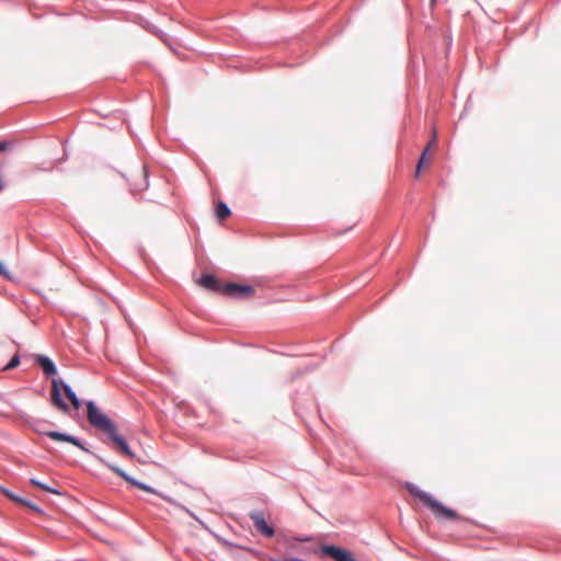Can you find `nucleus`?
<instances>
[{"label": "nucleus", "instance_id": "nucleus-9", "mask_svg": "<svg viewBox=\"0 0 561 561\" xmlns=\"http://www.w3.org/2000/svg\"><path fill=\"white\" fill-rule=\"evenodd\" d=\"M198 284L203 286L206 289L222 293L224 284L219 282L218 278H216L214 275H203L201 279L198 280Z\"/></svg>", "mask_w": 561, "mask_h": 561}, {"label": "nucleus", "instance_id": "nucleus-7", "mask_svg": "<svg viewBox=\"0 0 561 561\" xmlns=\"http://www.w3.org/2000/svg\"><path fill=\"white\" fill-rule=\"evenodd\" d=\"M250 518L253 522L255 529L265 537H273L275 535V530L272 526H270L264 517V514L260 511H254L250 513Z\"/></svg>", "mask_w": 561, "mask_h": 561}, {"label": "nucleus", "instance_id": "nucleus-19", "mask_svg": "<svg viewBox=\"0 0 561 561\" xmlns=\"http://www.w3.org/2000/svg\"><path fill=\"white\" fill-rule=\"evenodd\" d=\"M436 141H437V134H436V129L433 130V137L432 139L428 141L427 146L425 148H428V151H432L435 146H436Z\"/></svg>", "mask_w": 561, "mask_h": 561}, {"label": "nucleus", "instance_id": "nucleus-3", "mask_svg": "<svg viewBox=\"0 0 561 561\" xmlns=\"http://www.w3.org/2000/svg\"><path fill=\"white\" fill-rule=\"evenodd\" d=\"M61 391H64L65 396L71 402L72 407L76 410L81 408V401L78 399L72 389L62 380L53 379L51 381V403L64 413H69V405L62 400Z\"/></svg>", "mask_w": 561, "mask_h": 561}, {"label": "nucleus", "instance_id": "nucleus-10", "mask_svg": "<svg viewBox=\"0 0 561 561\" xmlns=\"http://www.w3.org/2000/svg\"><path fill=\"white\" fill-rule=\"evenodd\" d=\"M133 191H144L148 187V181H147V170L144 167L139 172L136 174V180L131 184Z\"/></svg>", "mask_w": 561, "mask_h": 561}, {"label": "nucleus", "instance_id": "nucleus-12", "mask_svg": "<svg viewBox=\"0 0 561 561\" xmlns=\"http://www.w3.org/2000/svg\"><path fill=\"white\" fill-rule=\"evenodd\" d=\"M431 151H428V148H425L419 159L417 165H416V172L415 176L419 178L422 168L430 165L431 163Z\"/></svg>", "mask_w": 561, "mask_h": 561}, {"label": "nucleus", "instance_id": "nucleus-6", "mask_svg": "<svg viewBox=\"0 0 561 561\" xmlns=\"http://www.w3.org/2000/svg\"><path fill=\"white\" fill-rule=\"evenodd\" d=\"M254 293L255 290L252 286L234 283L225 284L222 289V294L238 298H249L252 297Z\"/></svg>", "mask_w": 561, "mask_h": 561}, {"label": "nucleus", "instance_id": "nucleus-1", "mask_svg": "<svg viewBox=\"0 0 561 561\" xmlns=\"http://www.w3.org/2000/svg\"><path fill=\"white\" fill-rule=\"evenodd\" d=\"M87 416L89 423L94 428L105 433L108 436V438L113 442L121 454L129 458L134 457V453L130 450L127 442L122 435L118 434L116 424L110 420V417L105 415L101 410H99L92 401L87 403Z\"/></svg>", "mask_w": 561, "mask_h": 561}, {"label": "nucleus", "instance_id": "nucleus-5", "mask_svg": "<svg viewBox=\"0 0 561 561\" xmlns=\"http://www.w3.org/2000/svg\"><path fill=\"white\" fill-rule=\"evenodd\" d=\"M101 462L106 466L111 471H113L115 474H117L118 477H121L122 479H124L127 483H129L130 485L133 486H136L142 491H146V492H149V493H153V494H158L159 496H161L162 499H164L165 501L168 502H171V500L168 497V496H164L162 494H160L159 492H157L154 489H152L151 486L142 483V482H139L137 480H135L133 477H130L129 474H127L124 470H122L119 467H117L116 465H113V463H110L107 461H105L104 459H100Z\"/></svg>", "mask_w": 561, "mask_h": 561}, {"label": "nucleus", "instance_id": "nucleus-2", "mask_svg": "<svg viewBox=\"0 0 561 561\" xmlns=\"http://www.w3.org/2000/svg\"><path fill=\"white\" fill-rule=\"evenodd\" d=\"M408 491L414 495L415 497H417L422 503H424L431 511L432 513L435 515L436 518L438 519H444V520H456V519H459V515L444 506L442 503H439L437 500H435L432 495H430L428 493L424 492V491H421L417 486L413 485V484H408Z\"/></svg>", "mask_w": 561, "mask_h": 561}, {"label": "nucleus", "instance_id": "nucleus-21", "mask_svg": "<svg viewBox=\"0 0 561 561\" xmlns=\"http://www.w3.org/2000/svg\"><path fill=\"white\" fill-rule=\"evenodd\" d=\"M10 147V144L8 141H1L0 142V152L7 150Z\"/></svg>", "mask_w": 561, "mask_h": 561}, {"label": "nucleus", "instance_id": "nucleus-13", "mask_svg": "<svg viewBox=\"0 0 561 561\" xmlns=\"http://www.w3.org/2000/svg\"><path fill=\"white\" fill-rule=\"evenodd\" d=\"M30 481H31V483L34 486L39 488V489H42V490H44L46 492H49V493H53V494H58V495L61 494V492L58 489L55 488V485H57L56 482H53L54 485H49V484H47L45 482L39 481L36 478H32Z\"/></svg>", "mask_w": 561, "mask_h": 561}, {"label": "nucleus", "instance_id": "nucleus-16", "mask_svg": "<svg viewBox=\"0 0 561 561\" xmlns=\"http://www.w3.org/2000/svg\"><path fill=\"white\" fill-rule=\"evenodd\" d=\"M0 491L2 494H4L7 497H9L10 500L14 501V502H18L21 504L22 502V499L20 496H16L15 494H13L12 492H10L8 489L3 488V486H0Z\"/></svg>", "mask_w": 561, "mask_h": 561}, {"label": "nucleus", "instance_id": "nucleus-14", "mask_svg": "<svg viewBox=\"0 0 561 561\" xmlns=\"http://www.w3.org/2000/svg\"><path fill=\"white\" fill-rule=\"evenodd\" d=\"M230 214H231L230 209L225 203L219 202L217 204L216 216H217L218 220L222 221V220L227 219L230 216Z\"/></svg>", "mask_w": 561, "mask_h": 561}, {"label": "nucleus", "instance_id": "nucleus-18", "mask_svg": "<svg viewBox=\"0 0 561 561\" xmlns=\"http://www.w3.org/2000/svg\"><path fill=\"white\" fill-rule=\"evenodd\" d=\"M21 504L27 506L28 508H31L32 511H34V512H36L38 514H42V510L37 505H35V504H33V503H31L28 501H25V500L22 499Z\"/></svg>", "mask_w": 561, "mask_h": 561}, {"label": "nucleus", "instance_id": "nucleus-8", "mask_svg": "<svg viewBox=\"0 0 561 561\" xmlns=\"http://www.w3.org/2000/svg\"><path fill=\"white\" fill-rule=\"evenodd\" d=\"M45 435L48 436L53 440L70 443V444L79 447L82 450H87L83 447V445L81 444V442L79 439H77L76 437L71 436V435H68V434H65V433H59V432H56V431L46 432Z\"/></svg>", "mask_w": 561, "mask_h": 561}, {"label": "nucleus", "instance_id": "nucleus-15", "mask_svg": "<svg viewBox=\"0 0 561 561\" xmlns=\"http://www.w3.org/2000/svg\"><path fill=\"white\" fill-rule=\"evenodd\" d=\"M0 491L2 494H4L7 497H9L10 500L14 501V502H18L21 504L22 502V499L20 496H16L15 494H13L12 492H10L8 489L3 488V486H0Z\"/></svg>", "mask_w": 561, "mask_h": 561}, {"label": "nucleus", "instance_id": "nucleus-11", "mask_svg": "<svg viewBox=\"0 0 561 561\" xmlns=\"http://www.w3.org/2000/svg\"><path fill=\"white\" fill-rule=\"evenodd\" d=\"M36 363L42 367L43 371L46 375H55L57 373L54 363L44 355H38L36 357Z\"/></svg>", "mask_w": 561, "mask_h": 561}, {"label": "nucleus", "instance_id": "nucleus-20", "mask_svg": "<svg viewBox=\"0 0 561 561\" xmlns=\"http://www.w3.org/2000/svg\"><path fill=\"white\" fill-rule=\"evenodd\" d=\"M0 274L7 278L10 277L8 270L5 268V266L3 265V263L1 261H0Z\"/></svg>", "mask_w": 561, "mask_h": 561}, {"label": "nucleus", "instance_id": "nucleus-4", "mask_svg": "<svg viewBox=\"0 0 561 561\" xmlns=\"http://www.w3.org/2000/svg\"><path fill=\"white\" fill-rule=\"evenodd\" d=\"M61 391H64L65 396L71 402L72 407L76 410L81 408V401L78 399L72 389L62 380L53 379L51 381V403L64 413H69V405L62 400Z\"/></svg>", "mask_w": 561, "mask_h": 561}, {"label": "nucleus", "instance_id": "nucleus-17", "mask_svg": "<svg viewBox=\"0 0 561 561\" xmlns=\"http://www.w3.org/2000/svg\"><path fill=\"white\" fill-rule=\"evenodd\" d=\"M19 364H20V357L18 354H15L3 369L4 370L13 369V368L18 367Z\"/></svg>", "mask_w": 561, "mask_h": 561}]
</instances>
